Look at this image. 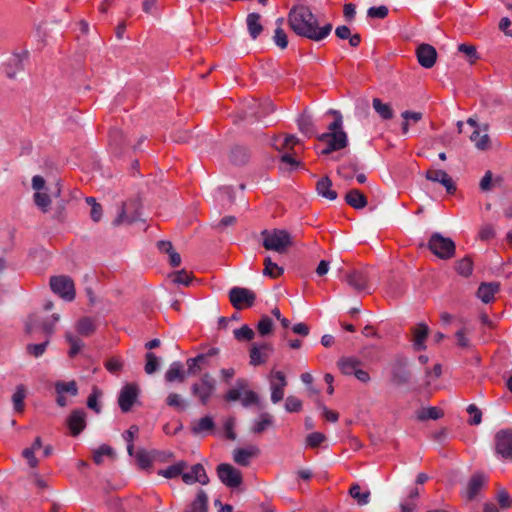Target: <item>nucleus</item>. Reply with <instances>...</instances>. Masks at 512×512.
I'll return each instance as SVG.
<instances>
[{"label": "nucleus", "mask_w": 512, "mask_h": 512, "mask_svg": "<svg viewBox=\"0 0 512 512\" xmlns=\"http://www.w3.org/2000/svg\"><path fill=\"white\" fill-rule=\"evenodd\" d=\"M290 28L301 37L313 41H321L328 37L332 31V24L327 23L319 27L315 15L309 7L304 5L294 6L288 14Z\"/></svg>", "instance_id": "nucleus-1"}, {"label": "nucleus", "mask_w": 512, "mask_h": 512, "mask_svg": "<svg viewBox=\"0 0 512 512\" xmlns=\"http://www.w3.org/2000/svg\"><path fill=\"white\" fill-rule=\"evenodd\" d=\"M262 246L266 250L275 251L279 254L287 252L288 248L293 246V238L285 229L263 230L261 232Z\"/></svg>", "instance_id": "nucleus-2"}, {"label": "nucleus", "mask_w": 512, "mask_h": 512, "mask_svg": "<svg viewBox=\"0 0 512 512\" xmlns=\"http://www.w3.org/2000/svg\"><path fill=\"white\" fill-rule=\"evenodd\" d=\"M390 381L397 387H410L417 383L412 371L409 369V360L404 356H397L391 364Z\"/></svg>", "instance_id": "nucleus-3"}, {"label": "nucleus", "mask_w": 512, "mask_h": 512, "mask_svg": "<svg viewBox=\"0 0 512 512\" xmlns=\"http://www.w3.org/2000/svg\"><path fill=\"white\" fill-rule=\"evenodd\" d=\"M427 247L436 257L441 260H449L455 256L456 244L450 237H445L439 232L431 234L428 243L420 244V247Z\"/></svg>", "instance_id": "nucleus-4"}, {"label": "nucleus", "mask_w": 512, "mask_h": 512, "mask_svg": "<svg viewBox=\"0 0 512 512\" xmlns=\"http://www.w3.org/2000/svg\"><path fill=\"white\" fill-rule=\"evenodd\" d=\"M142 208V201L138 195L135 198L121 202L120 211L117 217L112 221L114 227H119L124 222L132 224L140 220V210Z\"/></svg>", "instance_id": "nucleus-5"}, {"label": "nucleus", "mask_w": 512, "mask_h": 512, "mask_svg": "<svg viewBox=\"0 0 512 512\" xmlns=\"http://www.w3.org/2000/svg\"><path fill=\"white\" fill-rule=\"evenodd\" d=\"M215 390L216 380L209 373H204L200 378V382L193 383L191 386V394L198 398L202 405L208 404Z\"/></svg>", "instance_id": "nucleus-6"}, {"label": "nucleus", "mask_w": 512, "mask_h": 512, "mask_svg": "<svg viewBox=\"0 0 512 512\" xmlns=\"http://www.w3.org/2000/svg\"><path fill=\"white\" fill-rule=\"evenodd\" d=\"M229 300L237 310L252 307L256 301V294L244 287L235 286L229 290Z\"/></svg>", "instance_id": "nucleus-7"}, {"label": "nucleus", "mask_w": 512, "mask_h": 512, "mask_svg": "<svg viewBox=\"0 0 512 512\" xmlns=\"http://www.w3.org/2000/svg\"><path fill=\"white\" fill-rule=\"evenodd\" d=\"M51 290L66 301L75 299V287L73 280L65 275L52 276L50 278Z\"/></svg>", "instance_id": "nucleus-8"}, {"label": "nucleus", "mask_w": 512, "mask_h": 512, "mask_svg": "<svg viewBox=\"0 0 512 512\" xmlns=\"http://www.w3.org/2000/svg\"><path fill=\"white\" fill-rule=\"evenodd\" d=\"M216 472L220 481L229 488H238L243 482L241 471L231 464H219L216 468Z\"/></svg>", "instance_id": "nucleus-9"}, {"label": "nucleus", "mask_w": 512, "mask_h": 512, "mask_svg": "<svg viewBox=\"0 0 512 512\" xmlns=\"http://www.w3.org/2000/svg\"><path fill=\"white\" fill-rule=\"evenodd\" d=\"M139 394L140 389L136 383H127L122 387L118 396V405L123 413L131 411L138 401Z\"/></svg>", "instance_id": "nucleus-10"}, {"label": "nucleus", "mask_w": 512, "mask_h": 512, "mask_svg": "<svg viewBox=\"0 0 512 512\" xmlns=\"http://www.w3.org/2000/svg\"><path fill=\"white\" fill-rule=\"evenodd\" d=\"M495 450L504 459L512 460V429H501L495 434Z\"/></svg>", "instance_id": "nucleus-11"}, {"label": "nucleus", "mask_w": 512, "mask_h": 512, "mask_svg": "<svg viewBox=\"0 0 512 512\" xmlns=\"http://www.w3.org/2000/svg\"><path fill=\"white\" fill-rule=\"evenodd\" d=\"M86 412L84 409H74L66 419V426L71 436H78L86 428Z\"/></svg>", "instance_id": "nucleus-12"}, {"label": "nucleus", "mask_w": 512, "mask_h": 512, "mask_svg": "<svg viewBox=\"0 0 512 512\" xmlns=\"http://www.w3.org/2000/svg\"><path fill=\"white\" fill-rule=\"evenodd\" d=\"M327 114L335 116V120L328 126L329 132L320 135H315L319 141L325 143H329V141H331L333 137L338 136L340 133H346L342 128V114L338 110L334 109L328 110Z\"/></svg>", "instance_id": "nucleus-13"}, {"label": "nucleus", "mask_w": 512, "mask_h": 512, "mask_svg": "<svg viewBox=\"0 0 512 512\" xmlns=\"http://www.w3.org/2000/svg\"><path fill=\"white\" fill-rule=\"evenodd\" d=\"M416 56L419 64L426 69L432 68L437 60L436 49L427 43H422L417 46Z\"/></svg>", "instance_id": "nucleus-14"}, {"label": "nucleus", "mask_w": 512, "mask_h": 512, "mask_svg": "<svg viewBox=\"0 0 512 512\" xmlns=\"http://www.w3.org/2000/svg\"><path fill=\"white\" fill-rule=\"evenodd\" d=\"M425 178L429 181L443 185L448 194H454L456 192L457 188L453 179L444 170L430 169L425 173Z\"/></svg>", "instance_id": "nucleus-15"}, {"label": "nucleus", "mask_w": 512, "mask_h": 512, "mask_svg": "<svg viewBox=\"0 0 512 512\" xmlns=\"http://www.w3.org/2000/svg\"><path fill=\"white\" fill-rule=\"evenodd\" d=\"M345 281L357 292L367 290L369 288V276L362 270H351L346 273Z\"/></svg>", "instance_id": "nucleus-16"}, {"label": "nucleus", "mask_w": 512, "mask_h": 512, "mask_svg": "<svg viewBox=\"0 0 512 512\" xmlns=\"http://www.w3.org/2000/svg\"><path fill=\"white\" fill-rule=\"evenodd\" d=\"M413 348L415 351H423L426 349L425 340L427 339L430 329L427 324L419 323L412 327Z\"/></svg>", "instance_id": "nucleus-17"}, {"label": "nucleus", "mask_w": 512, "mask_h": 512, "mask_svg": "<svg viewBox=\"0 0 512 512\" xmlns=\"http://www.w3.org/2000/svg\"><path fill=\"white\" fill-rule=\"evenodd\" d=\"M499 290V282H482L477 289L476 295L482 302L488 304L494 300V296Z\"/></svg>", "instance_id": "nucleus-18"}, {"label": "nucleus", "mask_w": 512, "mask_h": 512, "mask_svg": "<svg viewBox=\"0 0 512 512\" xmlns=\"http://www.w3.org/2000/svg\"><path fill=\"white\" fill-rule=\"evenodd\" d=\"M250 159V151L247 147L242 145H234L229 154L231 164L235 166H244Z\"/></svg>", "instance_id": "nucleus-19"}, {"label": "nucleus", "mask_w": 512, "mask_h": 512, "mask_svg": "<svg viewBox=\"0 0 512 512\" xmlns=\"http://www.w3.org/2000/svg\"><path fill=\"white\" fill-rule=\"evenodd\" d=\"M260 450L256 446H250L248 449L237 448L233 452V459L235 463L240 466H248L250 464V458L258 456Z\"/></svg>", "instance_id": "nucleus-20"}, {"label": "nucleus", "mask_w": 512, "mask_h": 512, "mask_svg": "<svg viewBox=\"0 0 512 512\" xmlns=\"http://www.w3.org/2000/svg\"><path fill=\"white\" fill-rule=\"evenodd\" d=\"M486 482V476L483 472L474 473L469 479L467 485V498L468 500H473L480 490L484 487Z\"/></svg>", "instance_id": "nucleus-21"}, {"label": "nucleus", "mask_w": 512, "mask_h": 512, "mask_svg": "<svg viewBox=\"0 0 512 512\" xmlns=\"http://www.w3.org/2000/svg\"><path fill=\"white\" fill-rule=\"evenodd\" d=\"M186 378L187 375L186 371L184 370V366L179 361L173 362L165 373V381L169 383H183L185 382Z\"/></svg>", "instance_id": "nucleus-22"}, {"label": "nucleus", "mask_w": 512, "mask_h": 512, "mask_svg": "<svg viewBox=\"0 0 512 512\" xmlns=\"http://www.w3.org/2000/svg\"><path fill=\"white\" fill-rule=\"evenodd\" d=\"M23 70V58L17 52H14L12 56L4 63V71L9 79H15L17 71Z\"/></svg>", "instance_id": "nucleus-23"}, {"label": "nucleus", "mask_w": 512, "mask_h": 512, "mask_svg": "<svg viewBox=\"0 0 512 512\" xmlns=\"http://www.w3.org/2000/svg\"><path fill=\"white\" fill-rule=\"evenodd\" d=\"M109 143L115 155L120 156L126 146V138L118 128H112L109 132Z\"/></svg>", "instance_id": "nucleus-24"}, {"label": "nucleus", "mask_w": 512, "mask_h": 512, "mask_svg": "<svg viewBox=\"0 0 512 512\" xmlns=\"http://www.w3.org/2000/svg\"><path fill=\"white\" fill-rule=\"evenodd\" d=\"M317 193L330 201L336 200L338 194L332 189V181L328 176L321 177L316 183Z\"/></svg>", "instance_id": "nucleus-25"}, {"label": "nucleus", "mask_w": 512, "mask_h": 512, "mask_svg": "<svg viewBox=\"0 0 512 512\" xmlns=\"http://www.w3.org/2000/svg\"><path fill=\"white\" fill-rule=\"evenodd\" d=\"M260 20L261 15L256 12L250 13L246 17V24L249 35L254 40L257 39L264 30Z\"/></svg>", "instance_id": "nucleus-26"}, {"label": "nucleus", "mask_w": 512, "mask_h": 512, "mask_svg": "<svg viewBox=\"0 0 512 512\" xmlns=\"http://www.w3.org/2000/svg\"><path fill=\"white\" fill-rule=\"evenodd\" d=\"M345 202L354 209H363L367 206L366 196L358 189H351L345 195Z\"/></svg>", "instance_id": "nucleus-27"}, {"label": "nucleus", "mask_w": 512, "mask_h": 512, "mask_svg": "<svg viewBox=\"0 0 512 512\" xmlns=\"http://www.w3.org/2000/svg\"><path fill=\"white\" fill-rule=\"evenodd\" d=\"M215 428L216 425L213 417L210 415H206L193 424L191 431L193 434L199 435L205 432L213 433L215 431Z\"/></svg>", "instance_id": "nucleus-28"}, {"label": "nucleus", "mask_w": 512, "mask_h": 512, "mask_svg": "<svg viewBox=\"0 0 512 512\" xmlns=\"http://www.w3.org/2000/svg\"><path fill=\"white\" fill-rule=\"evenodd\" d=\"M326 144L327 146L321 151V155H330L335 151L344 149L348 145L347 133H340L338 136L333 137L332 140Z\"/></svg>", "instance_id": "nucleus-29"}, {"label": "nucleus", "mask_w": 512, "mask_h": 512, "mask_svg": "<svg viewBox=\"0 0 512 512\" xmlns=\"http://www.w3.org/2000/svg\"><path fill=\"white\" fill-rule=\"evenodd\" d=\"M27 396V389L23 384L16 386V390L11 397L13 409L16 413L22 414L25 410V398Z\"/></svg>", "instance_id": "nucleus-30"}, {"label": "nucleus", "mask_w": 512, "mask_h": 512, "mask_svg": "<svg viewBox=\"0 0 512 512\" xmlns=\"http://www.w3.org/2000/svg\"><path fill=\"white\" fill-rule=\"evenodd\" d=\"M274 424L273 416L268 412H262L259 419L255 421L250 431L253 434L260 435Z\"/></svg>", "instance_id": "nucleus-31"}, {"label": "nucleus", "mask_w": 512, "mask_h": 512, "mask_svg": "<svg viewBox=\"0 0 512 512\" xmlns=\"http://www.w3.org/2000/svg\"><path fill=\"white\" fill-rule=\"evenodd\" d=\"M362 361L355 357H342L338 361V367L344 375H355Z\"/></svg>", "instance_id": "nucleus-32"}, {"label": "nucleus", "mask_w": 512, "mask_h": 512, "mask_svg": "<svg viewBox=\"0 0 512 512\" xmlns=\"http://www.w3.org/2000/svg\"><path fill=\"white\" fill-rule=\"evenodd\" d=\"M299 130L308 137L316 135V129L311 115L306 113V110L300 115L297 120Z\"/></svg>", "instance_id": "nucleus-33"}, {"label": "nucleus", "mask_w": 512, "mask_h": 512, "mask_svg": "<svg viewBox=\"0 0 512 512\" xmlns=\"http://www.w3.org/2000/svg\"><path fill=\"white\" fill-rule=\"evenodd\" d=\"M185 512H208V496L204 490H198L196 498L190 504V509Z\"/></svg>", "instance_id": "nucleus-34"}, {"label": "nucleus", "mask_w": 512, "mask_h": 512, "mask_svg": "<svg viewBox=\"0 0 512 512\" xmlns=\"http://www.w3.org/2000/svg\"><path fill=\"white\" fill-rule=\"evenodd\" d=\"M188 467V463L184 460L178 461L177 463L168 466L166 469H160L158 475L163 476L167 479H172L180 476L182 472Z\"/></svg>", "instance_id": "nucleus-35"}, {"label": "nucleus", "mask_w": 512, "mask_h": 512, "mask_svg": "<svg viewBox=\"0 0 512 512\" xmlns=\"http://www.w3.org/2000/svg\"><path fill=\"white\" fill-rule=\"evenodd\" d=\"M372 106L376 113L384 120H390L394 117L393 109L390 104L383 103L379 98H374Z\"/></svg>", "instance_id": "nucleus-36"}, {"label": "nucleus", "mask_w": 512, "mask_h": 512, "mask_svg": "<svg viewBox=\"0 0 512 512\" xmlns=\"http://www.w3.org/2000/svg\"><path fill=\"white\" fill-rule=\"evenodd\" d=\"M284 273V269L274 263L270 256L264 259L263 275L272 279L280 277Z\"/></svg>", "instance_id": "nucleus-37"}, {"label": "nucleus", "mask_w": 512, "mask_h": 512, "mask_svg": "<svg viewBox=\"0 0 512 512\" xmlns=\"http://www.w3.org/2000/svg\"><path fill=\"white\" fill-rule=\"evenodd\" d=\"M43 322H45V320H43L42 317L38 313H31L30 315H28V317L25 321V326H24L25 334L32 335V333L35 330H37V329L42 330Z\"/></svg>", "instance_id": "nucleus-38"}, {"label": "nucleus", "mask_w": 512, "mask_h": 512, "mask_svg": "<svg viewBox=\"0 0 512 512\" xmlns=\"http://www.w3.org/2000/svg\"><path fill=\"white\" fill-rule=\"evenodd\" d=\"M137 465L143 470L152 468V451L148 452L144 448H139L135 454Z\"/></svg>", "instance_id": "nucleus-39"}, {"label": "nucleus", "mask_w": 512, "mask_h": 512, "mask_svg": "<svg viewBox=\"0 0 512 512\" xmlns=\"http://www.w3.org/2000/svg\"><path fill=\"white\" fill-rule=\"evenodd\" d=\"M250 364L259 366L267 361V354L259 348V343H252L249 349Z\"/></svg>", "instance_id": "nucleus-40"}, {"label": "nucleus", "mask_w": 512, "mask_h": 512, "mask_svg": "<svg viewBox=\"0 0 512 512\" xmlns=\"http://www.w3.org/2000/svg\"><path fill=\"white\" fill-rule=\"evenodd\" d=\"M33 201L36 207L43 213L49 211L52 203L51 196L47 192H35L33 195Z\"/></svg>", "instance_id": "nucleus-41"}, {"label": "nucleus", "mask_w": 512, "mask_h": 512, "mask_svg": "<svg viewBox=\"0 0 512 512\" xmlns=\"http://www.w3.org/2000/svg\"><path fill=\"white\" fill-rule=\"evenodd\" d=\"M444 412L438 407L422 408L418 414L417 419L419 421H426L429 419L437 420L443 417Z\"/></svg>", "instance_id": "nucleus-42"}, {"label": "nucleus", "mask_w": 512, "mask_h": 512, "mask_svg": "<svg viewBox=\"0 0 512 512\" xmlns=\"http://www.w3.org/2000/svg\"><path fill=\"white\" fill-rule=\"evenodd\" d=\"M103 456L114 458L116 454L111 446L102 444L98 449L93 451L92 459L96 465H100L103 462Z\"/></svg>", "instance_id": "nucleus-43"}, {"label": "nucleus", "mask_w": 512, "mask_h": 512, "mask_svg": "<svg viewBox=\"0 0 512 512\" xmlns=\"http://www.w3.org/2000/svg\"><path fill=\"white\" fill-rule=\"evenodd\" d=\"M256 328L260 336L267 337L274 331V322L269 316L263 315L257 323Z\"/></svg>", "instance_id": "nucleus-44"}, {"label": "nucleus", "mask_w": 512, "mask_h": 512, "mask_svg": "<svg viewBox=\"0 0 512 512\" xmlns=\"http://www.w3.org/2000/svg\"><path fill=\"white\" fill-rule=\"evenodd\" d=\"M55 391L57 394L69 393L72 396H76L78 394V386L74 380L69 382L57 381L55 383Z\"/></svg>", "instance_id": "nucleus-45"}, {"label": "nucleus", "mask_w": 512, "mask_h": 512, "mask_svg": "<svg viewBox=\"0 0 512 512\" xmlns=\"http://www.w3.org/2000/svg\"><path fill=\"white\" fill-rule=\"evenodd\" d=\"M241 404L243 407H250L254 405L259 410L264 408V405L260 401L259 395L252 390L245 391L244 397L241 399Z\"/></svg>", "instance_id": "nucleus-46"}, {"label": "nucleus", "mask_w": 512, "mask_h": 512, "mask_svg": "<svg viewBox=\"0 0 512 512\" xmlns=\"http://www.w3.org/2000/svg\"><path fill=\"white\" fill-rule=\"evenodd\" d=\"M360 489L361 488L357 483L352 484L349 489V495L355 499L359 505H366L370 499V492H361Z\"/></svg>", "instance_id": "nucleus-47"}, {"label": "nucleus", "mask_w": 512, "mask_h": 512, "mask_svg": "<svg viewBox=\"0 0 512 512\" xmlns=\"http://www.w3.org/2000/svg\"><path fill=\"white\" fill-rule=\"evenodd\" d=\"M455 270L463 277H469L473 270V261L469 256L464 257L455 264Z\"/></svg>", "instance_id": "nucleus-48"}, {"label": "nucleus", "mask_w": 512, "mask_h": 512, "mask_svg": "<svg viewBox=\"0 0 512 512\" xmlns=\"http://www.w3.org/2000/svg\"><path fill=\"white\" fill-rule=\"evenodd\" d=\"M102 396V391L94 386L92 388L91 394L88 396L86 405L89 409L93 410L95 413L99 414L101 412V405L98 402V399Z\"/></svg>", "instance_id": "nucleus-49"}, {"label": "nucleus", "mask_w": 512, "mask_h": 512, "mask_svg": "<svg viewBox=\"0 0 512 512\" xmlns=\"http://www.w3.org/2000/svg\"><path fill=\"white\" fill-rule=\"evenodd\" d=\"M65 338L67 342L70 344L68 355L70 358H73L81 351L84 344L80 338L72 335V333L70 332H67L65 334Z\"/></svg>", "instance_id": "nucleus-50"}, {"label": "nucleus", "mask_w": 512, "mask_h": 512, "mask_svg": "<svg viewBox=\"0 0 512 512\" xmlns=\"http://www.w3.org/2000/svg\"><path fill=\"white\" fill-rule=\"evenodd\" d=\"M258 106L259 109L257 110H255L253 107L250 108V110L252 111L250 115L254 117L255 121H260L262 117L275 111V106L270 101H266L264 104Z\"/></svg>", "instance_id": "nucleus-51"}, {"label": "nucleus", "mask_w": 512, "mask_h": 512, "mask_svg": "<svg viewBox=\"0 0 512 512\" xmlns=\"http://www.w3.org/2000/svg\"><path fill=\"white\" fill-rule=\"evenodd\" d=\"M146 363L144 370L147 374H154L159 370L160 360L153 352H147L145 355Z\"/></svg>", "instance_id": "nucleus-52"}, {"label": "nucleus", "mask_w": 512, "mask_h": 512, "mask_svg": "<svg viewBox=\"0 0 512 512\" xmlns=\"http://www.w3.org/2000/svg\"><path fill=\"white\" fill-rule=\"evenodd\" d=\"M77 331L83 336H89L95 331V325L89 317L81 318L77 323Z\"/></svg>", "instance_id": "nucleus-53"}, {"label": "nucleus", "mask_w": 512, "mask_h": 512, "mask_svg": "<svg viewBox=\"0 0 512 512\" xmlns=\"http://www.w3.org/2000/svg\"><path fill=\"white\" fill-rule=\"evenodd\" d=\"M49 342H50L49 339L46 338V340L41 342V343H38V344H28L26 346V352L30 356L38 358V357L43 355V353L45 352Z\"/></svg>", "instance_id": "nucleus-54"}, {"label": "nucleus", "mask_w": 512, "mask_h": 512, "mask_svg": "<svg viewBox=\"0 0 512 512\" xmlns=\"http://www.w3.org/2000/svg\"><path fill=\"white\" fill-rule=\"evenodd\" d=\"M166 404L179 411H184L187 407V403L177 393H170L166 398Z\"/></svg>", "instance_id": "nucleus-55"}, {"label": "nucleus", "mask_w": 512, "mask_h": 512, "mask_svg": "<svg viewBox=\"0 0 512 512\" xmlns=\"http://www.w3.org/2000/svg\"><path fill=\"white\" fill-rule=\"evenodd\" d=\"M234 337L238 341H252L255 332L248 325H243L241 328L234 330Z\"/></svg>", "instance_id": "nucleus-56"}, {"label": "nucleus", "mask_w": 512, "mask_h": 512, "mask_svg": "<svg viewBox=\"0 0 512 512\" xmlns=\"http://www.w3.org/2000/svg\"><path fill=\"white\" fill-rule=\"evenodd\" d=\"M458 51L469 58L470 64H474L480 58L474 45L462 43L458 46Z\"/></svg>", "instance_id": "nucleus-57"}, {"label": "nucleus", "mask_w": 512, "mask_h": 512, "mask_svg": "<svg viewBox=\"0 0 512 512\" xmlns=\"http://www.w3.org/2000/svg\"><path fill=\"white\" fill-rule=\"evenodd\" d=\"M273 40L280 49H285L288 46V36L286 32L281 28L277 27L274 32Z\"/></svg>", "instance_id": "nucleus-58"}, {"label": "nucleus", "mask_w": 512, "mask_h": 512, "mask_svg": "<svg viewBox=\"0 0 512 512\" xmlns=\"http://www.w3.org/2000/svg\"><path fill=\"white\" fill-rule=\"evenodd\" d=\"M289 149L290 152H285L280 156V162L289 165L291 169L298 168L301 165V163L300 161L296 160L293 156L294 154H296V152L294 151L293 147H290Z\"/></svg>", "instance_id": "nucleus-59"}, {"label": "nucleus", "mask_w": 512, "mask_h": 512, "mask_svg": "<svg viewBox=\"0 0 512 512\" xmlns=\"http://www.w3.org/2000/svg\"><path fill=\"white\" fill-rule=\"evenodd\" d=\"M496 500L501 509H508L511 507L512 498L505 489H499L496 494Z\"/></svg>", "instance_id": "nucleus-60"}, {"label": "nucleus", "mask_w": 512, "mask_h": 512, "mask_svg": "<svg viewBox=\"0 0 512 512\" xmlns=\"http://www.w3.org/2000/svg\"><path fill=\"white\" fill-rule=\"evenodd\" d=\"M326 440V436L321 432H313L306 437V444L311 448H317Z\"/></svg>", "instance_id": "nucleus-61"}, {"label": "nucleus", "mask_w": 512, "mask_h": 512, "mask_svg": "<svg viewBox=\"0 0 512 512\" xmlns=\"http://www.w3.org/2000/svg\"><path fill=\"white\" fill-rule=\"evenodd\" d=\"M302 408V401L297 397L290 395L286 398L285 409L287 412H299Z\"/></svg>", "instance_id": "nucleus-62"}, {"label": "nucleus", "mask_w": 512, "mask_h": 512, "mask_svg": "<svg viewBox=\"0 0 512 512\" xmlns=\"http://www.w3.org/2000/svg\"><path fill=\"white\" fill-rule=\"evenodd\" d=\"M173 282L188 286L192 282V276L185 269L173 273Z\"/></svg>", "instance_id": "nucleus-63"}, {"label": "nucleus", "mask_w": 512, "mask_h": 512, "mask_svg": "<svg viewBox=\"0 0 512 512\" xmlns=\"http://www.w3.org/2000/svg\"><path fill=\"white\" fill-rule=\"evenodd\" d=\"M388 12V8L384 5L378 7H370L367 11V16L369 18L384 19L387 17Z\"/></svg>", "instance_id": "nucleus-64"}]
</instances>
